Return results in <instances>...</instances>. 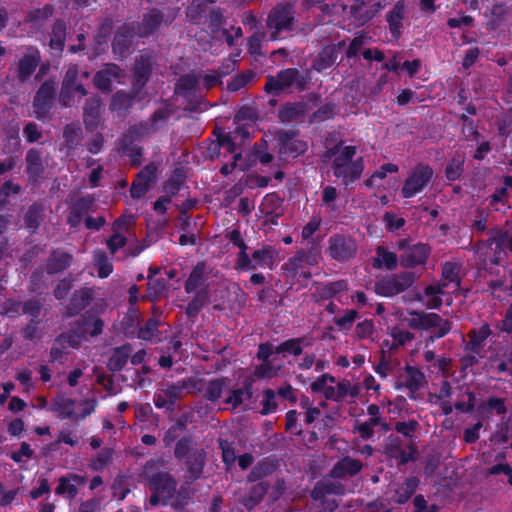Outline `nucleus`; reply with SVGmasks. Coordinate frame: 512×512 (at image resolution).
<instances>
[{
  "label": "nucleus",
  "mask_w": 512,
  "mask_h": 512,
  "mask_svg": "<svg viewBox=\"0 0 512 512\" xmlns=\"http://www.w3.org/2000/svg\"><path fill=\"white\" fill-rule=\"evenodd\" d=\"M461 265L457 262H446L442 268V279L439 283L429 285L424 290V303L429 308H439L442 304L440 295L453 293L460 287Z\"/></svg>",
  "instance_id": "1"
},
{
  "label": "nucleus",
  "mask_w": 512,
  "mask_h": 512,
  "mask_svg": "<svg viewBox=\"0 0 512 512\" xmlns=\"http://www.w3.org/2000/svg\"><path fill=\"white\" fill-rule=\"evenodd\" d=\"M310 79L308 73H300L296 68H286L280 70L275 76L268 75L264 90L269 95L278 96L295 85L298 91H303L307 88Z\"/></svg>",
  "instance_id": "2"
},
{
  "label": "nucleus",
  "mask_w": 512,
  "mask_h": 512,
  "mask_svg": "<svg viewBox=\"0 0 512 512\" xmlns=\"http://www.w3.org/2000/svg\"><path fill=\"white\" fill-rule=\"evenodd\" d=\"M296 22V3L285 1L277 3L268 13L266 26L272 30L270 37L272 40L278 39L282 32H291L294 30Z\"/></svg>",
  "instance_id": "3"
},
{
  "label": "nucleus",
  "mask_w": 512,
  "mask_h": 512,
  "mask_svg": "<svg viewBox=\"0 0 512 512\" xmlns=\"http://www.w3.org/2000/svg\"><path fill=\"white\" fill-rule=\"evenodd\" d=\"M408 326L414 329L428 330L433 334L429 337V341L433 342L437 338H442L451 330V323L447 319H443L436 313L409 312L406 319Z\"/></svg>",
  "instance_id": "4"
},
{
  "label": "nucleus",
  "mask_w": 512,
  "mask_h": 512,
  "mask_svg": "<svg viewBox=\"0 0 512 512\" xmlns=\"http://www.w3.org/2000/svg\"><path fill=\"white\" fill-rule=\"evenodd\" d=\"M96 406L97 400L95 399L84 400L77 404L72 399L59 397L52 401L49 409L61 420L77 421L93 413Z\"/></svg>",
  "instance_id": "5"
},
{
  "label": "nucleus",
  "mask_w": 512,
  "mask_h": 512,
  "mask_svg": "<svg viewBox=\"0 0 512 512\" xmlns=\"http://www.w3.org/2000/svg\"><path fill=\"white\" fill-rule=\"evenodd\" d=\"M433 168L426 163H418L408 173L401 188V196L405 199L412 198L421 193L432 182Z\"/></svg>",
  "instance_id": "6"
},
{
  "label": "nucleus",
  "mask_w": 512,
  "mask_h": 512,
  "mask_svg": "<svg viewBox=\"0 0 512 512\" xmlns=\"http://www.w3.org/2000/svg\"><path fill=\"white\" fill-rule=\"evenodd\" d=\"M103 325V321L97 317L92 315L84 316L77 321L72 333L61 335L57 341L77 348L87 336L94 337L101 334Z\"/></svg>",
  "instance_id": "7"
},
{
  "label": "nucleus",
  "mask_w": 512,
  "mask_h": 512,
  "mask_svg": "<svg viewBox=\"0 0 512 512\" xmlns=\"http://www.w3.org/2000/svg\"><path fill=\"white\" fill-rule=\"evenodd\" d=\"M148 124L130 126L127 132L119 140V152L126 155L131 160V165L139 167L142 164L143 147L136 145L135 142L147 133Z\"/></svg>",
  "instance_id": "8"
},
{
  "label": "nucleus",
  "mask_w": 512,
  "mask_h": 512,
  "mask_svg": "<svg viewBox=\"0 0 512 512\" xmlns=\"http://www.w3.org/2000/svg\"><path fill=\"white\" fill-rule=\"evenodd\" d=\"M150 488L153 492L150 504L153 506L158 504L165 505L175 493L176 482L168 473L160 472L151 477Z\"/></svg>",
  "instance_id": "9"
},
{
  "label": "nucleus",
  "mask_w": 512,
  "mask_h": 512,
  "mask_svg": "<svg viewBox=\"0 0 512 512\" xmlns=\"http://www.w3.org/2000/svg\"><path fill=\"white\" fill-rule=\"evenodd\" d=\"M56 95V85L51 79L45 80L35 93L32 106L35 117L44 120L50 114Z\"/></svg>",
  "instance_id": "10"
},
{
  "label": "nucleus",
  "mask_w": 512,
  "mask_h": 512,
  "mask_svg": "<svg viewBox=\"0 0 512 512\" xmlns=\"http://www.w3.org/2000/svg\"><path fill=\"white\" fill-rule=\"evenodd\" d=\"M320 259V253L317 251H301L294 257L290 258L285 263L284 268L292 277L298 276L309 279L311 277L310 268L318 265Z\"/></svg>",
  "instance_id": "11"
},
{
  "label": "nucleus",
  "mask_w": 512,
  "mask_h": 512,
  "mask_svg": "<svg viewBox=\"0 0 512 512\" xmlns=\"http://www.w3.org/2000/svg\"><path fill=\"white\" fill-rule=\"evenodd\" d=\"M186 380L177 383L162 384L154 394L153 402L157 408L173 410L175 403L180 400L188 387Z\"/></svg>",
  "instance_id": "12"
},
{
  "label": "nucleus",
  "mask_w": 512,
  "mask_h": 512,
  "mask_svg": "<svg viewBox=\"0 0 512 512\" xmlns=\"http://www.w3.org/2000/svg\"><path fill=\"white\" fill-rule=\"evenodd\" d=\"M154 64V57L150 52L141 53L135 58L131 82L135 94H139L150 80Z\"/></svg>",
  "instance_id": "13"
},
{
  "label": "nucleus",
  "mask_w": 512,
  "mask_h": 512,
  "mask_svg": "<svg viewBox=\"0 0 512 512\" xmlns=\"http://www.w3.org/2000/svg\"><path fill=\"white\" fill-rule=\"evenodd\" d=\"M415 281L411 272H405L391 277L383 278L375 284V292L384 297L397 295L409 288Z\"/></svg>",
  "instance_id": "14"
},
{
  "label": "nucleus",
  "mask_w": 512,
  "mask_h": 512,
  "mask_svg": "<svg viewBox=\"0 0 512 512\" xmlns=\"http://www.w3.org/2000/svg\"><path fill=\"white\" fill-rule=\"evenodd\" d=\"M138 36L135 22L126 23L119 27L114 34L112 50L115 55L126 56L133 44L134 38Z\"/></svg>",
  "instance_id": "15"
},
{
  "label": "nucleus",
  "mask_w": 512,
  "mask_h": 512,
  "mask_svg": "<svg viewBox=\"0 0 512 512\" xmlns=\"http://www.w3.org/2000/svg\"><path fill=\"white\" fill-rule=\"evenodd\" d=\"M296 132L294 131H281L278 135L279 140V153L284 157L296 158L307 151L306 142L295 138Z\"/></svg>",
  "instance_id": "16"
},
{
  "label": "nucleus",
  "mask_w": 512,
  "mask_h": 512,
  "mask_svg": "<svg viewBox=\"0 0 512 512\" xmlns=\"http://www.w3.org/2000/svg\"><path fill=\"white\" fill-rule=\"evenodd\" d=\"M41 62L40 51L37 47L30 46L27 52L20 58L17 68V78L20 82L27 81Z\"/></svg>",
  "instance_id": "17"
},
{
  "label": "nucleus",
  "mask_w": 512,
  "mask_h": 512,
  "mask_svg": "<svg viewBox=\"0 0 512 512\" xmlns=\"http://www.w3.org/2000/svg\"><path fill=\"white\" fill-rule=\"evenodd\" d=\"M121 73L122 70L117 64L107 63L95 73L93 84L101 92L109 93L112 90L113 81L119 79Z\"/></svg>",
  "instance_id": "18"
},
{
  "label": "nucleus",
  "mask_w": 512,
  "mask_h": 512,
  "mask_svg": "<svg viewBox=\"0 0 512 512\" xmlns=\"http://www.w3.org/2000/svg\"><path fill=\"white\" fill-rule=\"evenodd\" d=\"M356 251V243L349 237L335 236L330 239L329 253L336 260H349L355 256Z\"/></svg>",
  "instance_id": "19"
},
{
  "label": "nucleus",
  "mask_w": 512,
  "mask_h": 512,
  "mask_svg": "<svg viewBox=\"0 0 512 512\" xmlns=\"http://www.w3.org/2000/svg\"><path fill=\"white\" fill-rule=\"evenodd\" d=\"M164 22V14L157 8H152L143 14L140 23L136 24V31L141 38H147L154 34Z\"/></svg>",
  "instance_id": "20"
},
{
  "label": "nucleus",
  "mask_w": 512,
  "mask_h": 512,
  "mask_svg": "<svg viewBox=\"0 0 512 512\" xmlns=\"http://www.w3.org/2000/svg\"><path fill=\"white\" fill-rule=\"evenodd\" d=\"M343 46H345V41L324 46L313 61V69L317 72H323L332 67L338 59L339 49Z\"/></svg>",
  "instance_id": "21"
},
{
  "label": "nucleus",
  "mask_w": 512,
  "mask_h": 512,
  "mask_svg": "<svg viewBox=\"0 0 512 512\" xmlns=\"http://www.w3.org/2000/svg\"><path fill=\"white\" fill-rule=\"evenodd\" d=\"M335 177L342 179L344 185L348 186L360 179L364 170V160L358 157L353 163L339 164L338 168H334Z\"/></svg>",
  "instance_id": "22"
},
{
  "label": "nucleus",
  "mask_w": 512,
  "mask_h": 512,
  "mask_svg": "<svg viewBox=\"0 0 512 512\" xmlns=\"http://www.w3.org/2000/svg\"><path fill=\"white\" fill-rule=\"evenodd\" d=\"M95 199L91 195L77 198L72 202L68 215L67 224H80L81 221L92 210Z\"/></svg>",
  "instance_id": "23"
},
{
  "label": "nucleus",
  "mask_w": 512,
  "mask_h": 512,
  "mask_svg": "<svg viewBox=\"0 0 512 512\" xmlns=\"http://www.w3.org/2000/svg\"><path fill=\"white\" fill-rule=\"evenodd\" d=\"M101 99L94 95L88 98L83 107V123L87 130H94L98 127L101 119Z\"/></svg>",
  "instance_id": "24"
},
{
  "label": "nucleus",
  "mask_w": 512,
  "mask_h": 512,
  "mask_svg": "<svg viewBox=\"0 0 512 512\" xmlns=\"http://www.w3.org/2000/svg\"><path fill=\"white\" fill-rule=\"evenodd\" d=\"M86 483L84 476L70 473L59 479L58 486L55 489L57 495H65L69 499H73L78 494V486Z\"/></svg>",
  "instance_id": "25"
},
{
  "label": "nucleus",
  "mask_w": 512,
  "mask_h": 512,
  "mask_svg": "<svg viewBox=\"0 0 512 512\" xmlns=\"http://www.w3.org/2000/svg\"><path fill=\"white\" fill-rule=\"evenodd\" d=\"M405 16V2L399 0L393 8L387 13L386 21L389 26V31L395 39H399L402 34L403 24L402 21Z\"/></svg>",
  "instance_id": "26"
},
{
  "label": "nucleus",
  "mask_w": 512,
  "mask_h": 512,
  "mask_svg": "<svg viewBox=\"0 0 512 512\" xmlns=\"http://www.w3.org/2000/svg\"><path fill=\"white\" fill-rule=\"evenodd\" d=\"M308 112V104L303 101L284 103L278 111V118L283 123H291L302 117Z\"/></svg>",
  "instance_id": "27"
},
{
  "label": "nucleus",
  "mask_w": 512,
  "mask_h": 512,
  "mask_svg": "<svg viewBox=\"0 0 512 512\" xmlns=\"http://www.w3.org/2000/svg\"><path fill=\"white\" fill-rule=\"evenodd\" d=\"M430 254V248L425 244H417L405 250L401 263L405 267L424 265Z\"/></svg>",
  "instance_id": "28"
},
{
  "label": "nucleus",
  "mask_w": 512,
  "mask_h": 512,
  "mask_svg": "<svg viewBox=\"0 0 512 512\" xmlns=\"http://www.w3.org/2000/svg\"><path fill=\"white\" fill-rule=\"evenodd\" d=\"M362 467L363 464L361 461L347 456L335 463L330 471V475L333 478L352 477L359 473Z\"/></svg>",
  "instance_id": "29"
},
{
  "label": "nucleus",
  "mask_w": 512,
  "mask_h": 512,
  "mask_svg": "<svg viewBox=\"0 0 512 512\" xmlns=\"http://www.w3.org/2000/svg\"><path fill=\"white\" fill-rule=\"evenodd\" d=\"M205 457L206 453L201 448H193V450L189 453L186 458V468L188 473V478L191 481L198 479L203 471L205 465Z\"/></svg>",
  "instance_id": "30"
},
{
  "label": "nucleus",
  "mask_w": 512,
  "mask_h": 512,
  "mask_svg": "<svg viewBox=\"0 0 512 512\" xmlns=\"http://www.w3.org/2000/svg\"><path fill=\"white\" fill-rule=\"evenodd\" d=\"M66 36V22L63 19H56L52 25L49 47L57 55H60L64 51Z\"/></svg>",
  "instance_id": "31"
},
{
  "label": "nucleus",
  "mask_w": 512,
  "mask_h": 512,
  "mask_svg": "<svg viewBox=\"0 0 512 512\" xmlns=\"http://www.w3.org/2000/svg\"><path fill=\"white\" fill-rule=\"evenodd\" d=\"M360 386L358 384H353L349 380H341L336 386H334V393L331 395V401L334 402H343L354 401L360 394Z\"/></svg>",
  "instance_id": "32"
},
{
  "label": "nucleus",
  "mask_w": 512,
  "mask_h": 512,
  "mask_svg": "<svg viewBox=\"0 0 512 512\" xmlns=\"http://www.w3.org/2000/svg\"><path fill=\"white\" fill-rule=\"evenodd\" d=\"M227 397L224 402L231 406V409H237L245 401L252 397V384L246 382L243 387H233L230 383V390L227 391Z\"/></svg>",
  "instance_id": "33"
},
{
  "label": "nucleus",
  "mask_w": 512,
  "mask_h": 512,
  "mask_svg": "<svg viewBox=\"0 0 512 512\" xmlns=\"http://www.w3.org/2000/svg\"><path fill=\"white\" fill-rule=\"evenodd\" d=\"M254 265L261 268L273 269L278 262V252L271 246L255 250L252 254Z\"/></svg>",
  "instance_id": "34"
},
{
  "label": "nucleus",
  "mask_w": 512,
  "mask_h": 512,
  "mask_svg": "<svg viewBox=\"0 0 512 512\" xmlns=\"http://www.w3.org/2000/svg\"><path fill=\"white\" fill-rule=\"evenodd\" d=\"M26 173L29 178L37 180L44 171L41 152L38 149L31 148L25 156Z\"/></svg>",
  "instance_id": "35"
},
{
  "label": "nucleus",
  "mask_w": 512,
  "mask_h": 512,
  "mask_svg": "<svg viewBox=\"0 0 512 512\" xmlns=\"http://www.w3.org/2000/svg\"><path fill=\"white\" fill-rule=\"evenodd\" d=\"M344 493V486L340 483L330 480L319 481L311 491V497L314 500H323L326 495H341Z\"/></svg>",
  "instance_id": "36"
},
{
  "label": "nucleus",
  "mask_w": 512,
  "mask_h": 512,
  "mask_svg": "<svg viewBox=\"0 0 512 512\" xmlns=\"http://www.w3.org/2000/svg\"><path fill=\"white\" fill-rule=\"evenodd\" d=\"M491 333L492 331L488 324H483L479 328L471 329L467 334L469 341L465 343V349H479L484 351V343Z\"/></svg>",
  "instance_id": "37"
},
{
  "label": "nucleus",
  "mask_w": 512,
  "mask_h": 512,
  "mask_svg": "<svg viewBox=\"0 0 512 512\" xmlns=\"http://www.w3.org/2000/svg\"><path fill=\"white\" fill-rule=\"evenodd\" d=\"M230 381L225 377L210 380L205 387V397L212 402L219 400L230 390Z\"/></svg>",
  "instance_id": "38"
},
{
  "label": "nucleus",
  "mask_w": 512,
  "mask_h": 512,
  "mask_svg": "<svg viewBox=\"0 0 512 512\" xmlns=\"http://www.w3.org/2000/svg\"><path fill=\"white\" fill-rule=\"evenodd\" d=\"M138 94L131 89V91L125 92L119 90L115 92L110 101V110L117 112H127L133 106L135 97Z\"/></svg>",
  "instance_id": "39"
},
{
  "label": "nucleus",
  "mask_w": 512,
  "mask_h": 512,
  "mask_svg": "<svg viewBox=\"0 0 512 512\" xmlns=\"http://www.w3.org/2000/svg\"><path fill=\"white\" fill-rule=\"evenodd\" d=\"M310 341L303 337V338H293L289 339L287 341L282 342L281 344L275 346V352L276 354H283L285 357L287 354H291L294 356H299L304 346H310Z\"/></svg>",
  "instance_id": "40"
},
{
  "label": "nucleus",
  "mask_w": 512,
  "mask_h": 512,
  "mask_svg": "<svg viewBox=\"0 0 512 512\" xmlns=\"http://www.w3.org/2000/svg\"><path fill=\"white\" fill-rule=\"evenodd\" d=\"M207 266L205 262H198L191 271L188 279L185 282V291L187 293L195 292L205 282V274Z\"/></svg>",
  "instance_id": "41"
},
{
  "label": "nucleus",
  "mask_w": 512,
  "mask_h": 512,
  "mask_svg": "<svg viewBox=\"0 0 512 512\" xmlns=\"http://www.w3.org/2000/svg\"><path fill=\"white\" fill-rule=\"evenodd\" d=\"M199 85V79L195 74H184L181 75L175 84V93L181 97L187 98L193 94Z\"/></svg>",
  "instance_id": "42"
},
{
  "label": "nucleus",
  "mask_w": 512,
  "mask_h": 512,
  "mask_svg": "<svg viewBox=\"0 0 512 512\" xmlns=\"http://www.w3.org/2000/svg\"><path fill=\"white\" fill-rule=\"evenodd\" d=\"M347 289L348 283L346 280H337L317 285L315 292L321 299H330Z\"/></svg>",
  "instance_id": "43"
},
{
  "label": "nucleus",
  "mask_w": 512,
  "mask_h": 512,
  "mask_svg": "<svg viewBox=\"0 0 512 512\" xmlns=\"http://www.w3.org/2000/svg\"><path fill=\"white\" fill-rule=\"evenodd\" d=\"M336 379L330 374H323L313 381L310 385L311 391L314 393H321L327 400H331V395L334 393V386Z\"/></svg>",
  "instance_id": "44"
},
{
  "label": "nucleus",
  "mask_w": 512,
  "mask_h": 512,
  "mask_svg": "<svg viewBox=\"0 0 512 512\" xmlns=\"http://www.w3.org/2000/svg\"><path fill=\"white\" fill-rule=\"evenodd\" d=\"M72 261V256L68 253L61 251H54L47 263V271L48 273H57L65 270L70 266Z\"/></svg>",
  "instance_id": "45"
},
{
  "label": "nucleus",
  "mask_w": 512,
  "mask_h": 512,
  "mask_svg": "<svg viewBox=\"0 0 512 512\" xmlns=\"http://www.w3.org/2000/svg\"><path fill=\"white\" fill-rule=\"evenodd\" d=\"M338 112V106L333 102H327L321 105L309 117V123H322L334 119Z\"/></svg>",
  "instance_id": "46"
},
{
  "label": "nucleus",
  "mask_w": 512,
  "mask_h": 512,
  "mask_svg": "<svg viewBox=\"0 0 512 512\" xmlns=\"http://www.w3.org/2000/svg\"><path fill=\"white\" fill-rule=\"evenodd\" d=\"M132 349L129 345H123L121 347L116 348L108 361V367L112 371L121 370L125 364L127 363L128 358Z\"/></svg>",
  "instance_id": "47"
},
{
  "label": "nucleus",
  "mask_w": 512,
  "mask_h": 512,
  "mask_svg": "<svg viewBox=\"0 0 512 512\" xmlns=\"http://www.w3.org/2000/svg\"><path fill=\"white\" fill-rule=\"evenodd\" d=\"M405 386L411 391L416 392L422 388L426 383V377L422 371L416 367L407 366L406 369Z\"/></svg>",
  "instance_id": "48"
},
{
  "label": "nucleus",
  "mask_w": 512,
  "mask_h": 512,
  "mask_svg": "<svg viewBox=\"0 0 512 512\" xmlns=\"http://www.w3.org/2000/svg\"><path fill=\"white\" fill-rule=\"evenodd\" d=\"M397 265V256L395 253L386 250L384 247H378L376 257L373 259L374 268H387L392 270Z\"/></svg>",
  "instance_id": "49"
},
{
  "label": "nucleus",
  "mask_w": 512,
  "mask_h": 512,
  "mask_svg": "<svg viewBox=\"0 0 512 512\" xmlns=\"http://www.w3.org/2000/svg\"><path fill=\"white\" fill-rule=\"evenodd\" d=\"M81 136V128L74 123L67 124L63 129L64 143L69 150H75L80 145Z\"/></svg>",
  "instance_id": "50"
},
{
  "label": "nucleus",
  "mask_w": 512,
  "mask_h": 512,
  "mask_svg": "<svg viewBox=\"0 0 512 512\" xmlns=\"http://www.w3.org/2000/svg\"><path fill=\"white\" fill-rule=\"evenodd\" d=\"M54 12L52 4H46L43 8H36L28 12L26 22L36 26H42Z\"/></svg>",
  "instance_id": "51"
},
{
  "label": "nucleus",
  "mask_w": 512,
  "mask_h": 512,
  "mask_svg": "<svg viewBox=\"0 0 512 512\" xmlns=\"http://www.w3.org/2000/svg\"><path fill=\"white\" fill-rule=\"evenodd\" d=\"M418 484L419 480L416 477L406 479L396 490L395 501L400 504L405 503L416 491Z\"/></svg>",
  "instance_id": "52"
},
{
  "label": "nucleus",
  "mask_w": 512,
  "mask_h": 512,
  "mask_svg": "<svg viewBox=\"0 0 512 512\" xmlns=\"http://www.w3.org/2000/svg\"><path fill=\"white\" fill-rule=\"evenodd\" d=\"M93 261L100 278H106L112 273L113 265L104 251H95L93 254Z\"/></svg>",
  "instance_id": "53"
},
{
  "label": "nucleus",
  "mask_w": 512,
  "mask_h": 512,
  "mask_svg": "<svg viewBox=\"0 0 512 512\" xmlns=\"http://www.w3.org/2000/svg\"><path fill=\"white\" fill-rule=\"evenodd\" d=\"M266 493L267 485L264 482L257 483L252 486L249 495L243 498L242 503L246 508L252 509L260 503Z\"/></svg>",
  "instance_id": "54"
},
{
  "label": "nucleus",
  "mask_w": 512,
  "mask_h": 512,
  "mask_svg": "<svg viewBox=\"0 0 512 512\" xmlns=\"http://www.w3.org/2000/svg\"><path fill=\"white\" fill-rule=\"evenodd\" d=\"M184 182V173L181 170L176 169L164 183L163 188L165 193L167 194V197L171 199L172 196H175L180 191V188Z\"/></svg>",
  "instance_id": "55"
},
{
  "label": "nucleus",
  "mask_w": 512,
  "mask_h": 512,
  "mask_svg": "<svg viewBox=\"0 0 512 512\" xmlns=\"http://www.w3.org/2000/svg\"><path fill=\"white\" fill-rule=\"evenodd\" d=\"M267 143L262 140L261 143H255L248 153L249 160L256 161L258 160L262 165H268L274 159V156L266 151Z\"/></svg>",
  "instance_id": "56"
},
{
  "label": "nucleus",
  "mask_w": 512,
  "mask_h": 512,
  "mask_svg": "<svg viewBox=\"0 0 512 512\" xmlns=\"http://www.w3.org/2000/svg\"><path fill=\"white\" fill-rule=\"evenodd\" d=\"M256 76V73L251 70H245L236 74L231 81L227 83V90L229 92H237L251 82Z\"/></svg>",
  "instance_id": "57"
},
{
  "label": "nucleus",
  "mask_w": 512,
  "mask_h": 512,
  "mask_svg": "<svg viewBox=\"0 0 512 512\" xmlns=\"http://www.w3.org/2000/svg\"><path fill=\"white\" fill-rule=\"evenodd\" d=\"M464 172V158L461 156L452 157L445 167V177L449 181L458 180Z\"/></svg>",
  "instance_id": "58"
},
{
  "label": "nucleus",
  "mask_w": 512,
  "mask_h": 512,
  "mask_svg": "<svg viewBox=\"0 0 512 512\" xmlns=\"http://www.w3.org/2000/svg\"><path fill=\"white\" fill-rule=\"evenodd\" d=\"M215 0H193L186 9V15L191 21L200 20L206 13L207 7Z\"/></svg>",
  "instance_id": "59"
},
{
  "label": "nucleus",
  "mask_w": 512,
  "mask_h": 512,
  "mask_svg": "<svg viewBox=\"0 0 512 512\" xmlns=\"http://www.w3.org/2000/svg\"><path fill=\"white\" fill-rule=\"evenodd\" d=\"M45 216V205L42 201L32 203L25 213V224H40Z\"/></svg>",
  "instance_id": "60"
},
{
  "label": "nucleus",
  "mask_w": 512,
  "mask_h": 512,
  "mask_svg": "<svg viewBox=\"0 0 512 512\" xmlns=\"http://www.w3.org/2000/svg\"><path fill=\"white\" fill-rule=\"evenodd\" d=\"M113 454L111 448H103L90 460L89 467L94 471H101L112 461Z\"/></svg>",
  "instance_id": "61"
},
{
  "label": "nucleus",
  "mask_w": 512,
  "mask_h": 512,
  "mask_svg": "<svg viewBox=\"0 0 512 512\" xmlns=\"http://www.w3.org/2000/svg\"><path fill=\"white\" fill-rule=\"evenodd\" d=\"M170 115L171 110L168 107L158 108L151 115L149 124L150 127H147V130L150 129L152 131H157L166 123Z\"/></svg>",
  "instance_id": "62"
},
{
  "label": "nucleus",
  "mask_w": 512,
  "mask_h": 512,
  "mask_svg": "<svg viewBox=\"0 0 512 512\" xmlns=\"http://www.w3.org/2000/svg\"><path fill=\"white\" fill-rule=\"evenodd\" d=\"M356 155V147L352 145L344 146L340 153L332 161V169L338 168V165L353 163V157Z\"/></svg>",
  "instance_id": "63"
},
{
  "label": "nucleus",
  "mask_w": 512,
  "mask_h": 512,
  "mask_svg": "<svg viewBox=\"0 0 512 512\" xmlns=\"http://www.w3.org/2000/svg\"><path fill=\"white\" fill-rule=\"evenodd\" d=\"M208 293L206 290L199 291L193 300L187 306V314L190 317L195 316L200 309L207 303Z\"/></svg>",
  "instance_id": "64"
}]
</instances>
